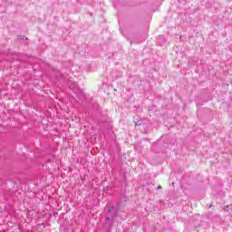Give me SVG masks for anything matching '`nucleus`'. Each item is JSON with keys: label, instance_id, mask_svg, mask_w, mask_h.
I'll use <instances>...</instances> for the list:
<instances>
[{"label": "nucleus", "instance_id": "obj_6", "mask_svg": "<svg viewBox=\"0 0 232 232\" xmlns=\"http://www.w3.org/2000/svg\"><path fill=\"white\" fill-rule=\"evenodd\" d=\"M158 189H162V186H158Z\"/></svg>", "mask_w": 232, "mask_h": 232}, {"label": "nucleus", "instance_id": "obj_2", "mask_svg": "<svg viewBox=\"0 0 232 232\" xmlns=\"http://www.w3.org/2000/svg\"><path fill=\"white\" fill-rule=\"evenodd\" d=\"M106 220L108 221V222H110V221H113V217H107L106 218Z\"/></svg>", "mask_w": 232, "mask_h": 232}, {"label": "nucleus", "instance_id": "obj_3", "mask_svg": "<svg viewBox=\"0 0 232 232\" xmlns=\"http://www.w3.org/2000/svg\"><path fill=\"white\" fill-rule=\"evenodd\" d=\"M140 124H142V122H140V121H137V122L135 123L136 126H140Z\"/></svg>", "mask_w": 232, "mask_h": 232}, {"label": "nucleus", "instance_id": "obj_7", "mask_svg": "<svg viewBox=\"0 0 232 232\" xmlns=\"http://www.w3.org/2000/svg\"><path fill=\"white\" fill-rule=\"evenodd\" d=\"M20 39H24V37L21 36Z\"/></svg>", "mask_w": 232, "mask_h": 232}, {"label": "nucleus", "instance_id": "obj_1", "mask_svg": "<svg viewBox=\"0 0 232 232\" xmlns=\"http://www.w3.org/2000/svg\"><path fill=\"white\" fill-rule=\"evenodd\" d=\"M53 73L54 77H56V79H61V77H63V74L57 69H53Z\"/></svg>", "mask_w": 232, "mask_h": 232}, {"label": "nucleus", "instance_id": "obj_8", "mask_svg": "<svg viewBox=\"0 0 232 232\" xmlns=\"http://www.w3.org/2000/svg\"><path fill=\"white\" fill-rule=\"evenodd\" d=\"M114 217H117V213L114 214Z\"/></svg>", "mask_w": 232, "mask_h": 232}, {"label": "nucleus", "instance_id": "obj_5", "mask_svg": "<svg viewBox=\"0 0 232 232\" xmlns=\"http://www.w3.org/2000/svg\"><path fill=\"white\" fill-rule=\"evenodd\" d=\"M104 122H110V118L105 119V120H104Z\"/></svg>", "mask_w": 232, "mask_h": 232}, {"label": "nucleus", "instance_id": "obj_4", "mask_svg": "<svg viewBox=\"0 0 232 232\" xmlns=\"http://www.w3.org/2000/svg\"><path fill=\"white\" fill-rule=\"evenodd\" d=\"M113 211V207H111V208L108 209L109 213H111Z\"/></svg>", "mask_w": 232, "mask_h": 232}]
</instances>
